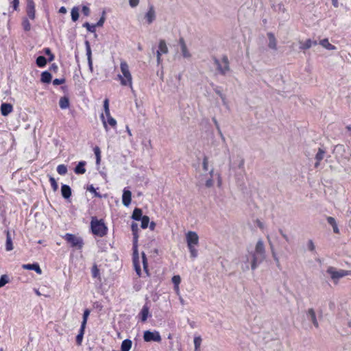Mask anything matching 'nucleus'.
<instances>
[{
  "instance_id": "49530a36",
  "label": "nucleus",
  "mask_w": 351,
  "mask_h": 351,
  "mask_svg": "<svg viewBox=\"0 0 351 351\" xmlns=\"http://www.w3.org/2000/svg\"><path fill=\"white\" fill-rule=\"evenodd\" d=\"M94 152H95V154L96 156V159H97V163H99L100 162V160H101V152H100V149L98 147H96L95 149H94Z\"/></svg>"
},
{
  "instance_id": "f704fd0d",
  "label": "nucleus",
  "mask_w": 351,
  "mask_h": 351,
  "mask_svg": "<svg viewBox=\"0 0 351 351\" xmlns=\"http://www.w3.org/2000/svg\"><path fill=\"white\" fill-rule=\"evenodd\" d=\"M86 327L81 326L79 334L76 337V343L78 346H80L82 344V340H83V336L84 334V330Z\"/></svg>"
},
{
  "instance_id": "1a4fd4ad",
  "label": "nucleus",
  "mask_w": 351,
  "mask_h": 351,
  "mask_svg": "<svg viewBox=\"0 0 351 351\" xmlns=\"http://www.w3.org/2000/svg\"><path fill=\"white\" fill-rule=\"evenodd\" d=\"M63 238L70 243L71 246L77 249H81L83 247L84 243L81 237L75 234L67 233Z\"/></svg>"
},
{
  "instance_id": "c03bdc74",
  "label": "nucleus",
  "mask_w": 351,
  "mask_h": 351,
  "mask_svg": "<svg viewBox=\"0 0 351 351\" xmlns=\"http://www.w3.org/2000/svg\"><path fill=\"white\" fill-rule=\"evenodd\" d=\"M83 26L85 27L88 32L93 33L95 32V28L97 27L96 25H90L88 23H85Z\"/></svg>"
},
{
  "instance_id": "2f4dec72",
  "label": "nucleus",
  "mask_w": 351,
  "mask_h": 351,
  "mask_svg": "<svg viewBox=\"0 0 351 351\" xmlns=\"http://www.w3.org/2000/svg\"><path fill=\"white\" fill-rule=\"evenodd\" d=\"M202 169L204 171V173H206V171H210V168H209V159L208 156H204L202 159Z\"/></svg>"
},
{
  "instance_id": "39448f33",
  "label": "nucleus",
  "mask_w": 351,
  "mask_h": 351,
  "mask_svg": "<svg viewBox=\"0 0 351 351\" xmlns=\"http://www.w3.org/2000/svg\"><path fill=\"white\" fill-rule=\"evenodd\" d=\"M120 69L121 74L118 75V78L120 80L122 86H128L131 88H132V76L130 73L129 66L128 63L122 60L120 63Z\"/></svg>"
},
{
  "instance_id": "8fccbe9b",
  "label": "nucleus",
  "mask_w": 351,
  "mask_h": 351,
  "mask_svg": "<svg viewBox=\"0 0 351 351\" xmlns=\"http://www.w3.org/2000/svg\"><path fill=\"white\" fill-rule=\"evenodd\" d=\"M22 25H23V29L25 31H29L31 28V25L27 19H24L23 21Z\"/></svg>"
},
{
  "instance_id": "a19ab883",
  "label": "nucleus",
  "mask_w": 351,
  "mask_h": 351,
  "mask_svg": "<svg viewBox=\"0 0 351 351\" xmlns=\"http://www.w3.org/2000/svg\"><path fill=\"white\" fill-rule=\"evenodd\" d=\"M57 171L60 175H65L67 172V168L64 165H60L57 167Z\"/></svg>"
},
{
  "instance_id": "f03ea898",
  "label": "nucleus",
  "mask_w": 351,
  "mask_h": 351,
  "mask_svg": "<svg viewBox=\"0 0 351 351\" xmlns=\"http://www.w3.org/2000/svg\"><path fill=\"white\" fill-rule=\"evenodd\" d=\"M217 178V186L221 188L222 186V177L220 173H215V169L211 167L209 172L202 173L199 176V180L204 184L207 189L213 187L215 184L214 177Z\"/></svg>"
},
{
  "instance_id": "e2e57ef3",
  "label": "nucleus",
  "mask_w": 351,
  "mask_h": 351,
  "mask_svg": "<svg viewBox=\"0 0 351 351\" xmlns=\"http://www.w3.org/2000/svg\"><path fill=\"white\" fill-rule=\"evenodd\" d=\"M88 190H89L90 191H91V192L94 193H95V195L96 196H99V195L96 193V191H95V188H94L93 186H90L88 188Z\"/></svg>"
},
{
  "instance_id": "473e14b6",
  "label": "nucleus",
  "mask_w": 351,
  "mask_h": 351,
  "mask_svg": "<svg viewBox=\"0 0 351 351\" xmlns=\"http://www.w3.org/2000/svg\"><path fill=\"white\" fill-rule=\"evenodd\" d=\"M141 321L145 322L149 316V308L147 306H144L141 312Z\"/></svg>"
},
{
  "instance_id": "6ab92c4d",
  "label": "nucleus",
  "mask_w": 351,
  "mask_h": 351,
  "mask_svg": "<svg viewBox=\"0 0 351 351\" xmlns=\"http://www.w3.org/2000/svg\"><path fill=\"white\" fill-rule=\"evenodd\" d=\"M131 197L132 193L128 190H124L123 196H122V202L123 204L125 206H128L131 202Z\"/></svg>"
},
{
  "instance_id": "72a5a7b5",
  "label": "nucleus",
  "mask_w": 351,
  "mask_h": 351,
  "mask_svg": "<svg viewBox=\"0 0 351 351\" xmlns=\"http://www.w3.org/2000/svg\"><path fill=\"white\" fill-rule=\"evenodd\" d=\"M71 15L72 21L74 22L77 21L80 16L79 8L77 7H73L71 9Z\"/></svg>"
},
{
  "instance_id": "9b49d317",
  "label": "nucleus",
  "mask_w": 351,
  "mask_h": 351,
  "mask_svg": "<svg viewBox=\"0 0 351 351\" xmlns=\"http://www.w3.org/2000/svg\"><path fill=\"white\" fill-rule=\"evenodd\" d=\"M101 119L106 131H108V124L112 128H114L117 125V121L111 117L110 112H108V114H105V113L101 114Z\"/></svg>"
},
{
  "instance_id": "680f3d73",
  "label": "nucleus",
  "mask_w": 351,
  "mask_h": 351,
  "mask_svg": "<svg viewBox=\"0 0 351 351\" xmlns=\"http://www.w3.org/2000/svg\"><path fill=\"white\" fill-rule=\"evenodd\" d=\"M280 232L281 235L282 236V237H283V238H284L287 241H289L288 236H287L286 234H285V233L282 232V230H280Z\"/></svg>"
},
{
  "instance_id": "338daca9",
  "label": "nucleus",
  "mask_w": 351,
  "mask_h": 351,
  "mask_svg": "<svg viewBox=\"0 0 351 351\" xmlns=\"http://www.w3.org/2000/svg\"><path fill=\"white\" fill-rule=\"evenodd\" d=\"M126 132H127V133L128 134V135L130 136H132V132H131V130H130V128L128 126H126Z\"/></svg>"
},
{
  "instance_id": "69168bd1",
  "label": "nucleus",
  "mask_w": 351,
  "mask_h": 351,
  "mask_svg": "<svg viewBox=\"0 0 351 351\" xmlns=\"http://www.w3.org/2000/svg\"><path fill=\"white\" fill-rule=\"evenodd\" d=\"M174 290L176 291V293L179 295L180 294V288H179V285H174Z\"/></svg>"
},
{
  "instance_id": "de8ad7c7",
  "label": "nucleus",
  "mask_w": 351,
  "mask_h": 351,
  "mask_svg": "<svg viewBox=\"0 0 351 351\" xmlns=\"http://www.w3.org/2000/svg\"><path fill=\"white\" fill-rule=\"evenodd\" d=\"M49 181H50L51 187L53 188V191H56L58 188V183L56 182L55 178L51 176L49 178Z\"/></svg>"
},
{
  "instance_id": "393cba45",
  "label": "nucleus",
  "mask_w": 351,
  "mask_h": 351,
  "mask_svg": "<svg viewBox=\"0 0 351 351\" xmlns=\"http://www.w3.org/2000/svg\"><path fill=\"white\" fill-rule=\"evenodd\" d=\"M86 165V162L81 161L78 163V165L75 168V173L77 174H83L86 172V169L84 166Z\"/></svg>"
},
{
  "instance_id": "9d476101",
  "label": "nucleus",
  "mask_w": 351,
  "mask_h": 351,
  "mask_svg": "<svg viewBox=\"0 0 351 351\" xmlns=\"http://www.w3.org/2000/svg\"><path fill=\"white\" fill-rule=\"evenodd\" d=\"M143 339L146 342L155 341L160 342L162 339L160 333L158 331L146 330L143 334Z\"/></svg>"
},
{
  "instance_id": "bb28decb",
  "label": "nucleus",
  "mask_w": 351,
  "mask_h": 351,
  "mask_svg": "<svg viewBox=\"0 0 351 351\" xmlns=\"http://www.w3.org/2000/svg\"><path fill=\"white\" fill-rule=\"evenodd\" d=\"M60 108L66 109L69 107V100L66 97H62L59 101Z\"/></svg>"
},
{
  "instance_id": "774afa93",
  "label": "nucleus",
  "mask_w": 351,
  "mask_h": 351,
  "mask_svg": "<svg viewBox=\"0 0 351 351\" xmlns=\"http://www.w3.org/2000/svg\"><path fill=\"white\" fill-rule=\"evenodd\" d=\"M45 52L47 55L51 56L52 53L51 52V50L49 48H46L45 49Z\"/></svg>"
},
{
  "instance_id": "f257e3e1",
  "label": "nucleus",
  "mask_w": 351,
  "mask_h": 351,
  "mask_svg": "<svg viewBox=\"0 0 351 351\" xmlns=\"http://www.w3.org/2000/svg\"><path fill=\"white\" fill-rule=\"evenodd\" d=\"M245 261V265L243 267V270L249 269V264L251 265V269L254 270L263 260L265 258V249L264 243L261 239H259L256 245L254 251L248 252L246 254Z\"/></svg>"
},
{
  "instance_id": "2eb2a0df",
  "label": "nucleus",
  "mask_w": 351,
  "mask_h": 351,
  "mask_svg": "<svg viewBox=\"0 0 351 351\" xmlns=\"http://www.w3.org/2000/svg\"><path fill=\"white\" fill-rule=\"evenodd\" d=\"M306 317L310 319L315 328L319 327V323L317 320L316 314L313 308H308L306 311Z\"/></svg>"
},
{
  "instance_id": "4c0bfd02",
  "label": "nucleus",
  "mask_w": 351,
  "mask_h": 351,
  "mask_svg": "<svg viewBox=\"0 0 351 351\" xmlns=\"http://www.w3.org/2000/svg\"><path fill=\"white\" fill-rule=\"evenodd\" d=\"M47 64V60L44 56H38L36 59V64L39 67H43Z\"/></svg>"
},
{
  "instance_id": "37998d69",
  "label": "nucleus",
  "mask_w": 351,
  "mask_h": 351,
  "mask_svg": "<svg viewBox=\"0 0 351 351\" xmlns=\"http://www.w3.org/2000/svg\"><path fill=\"white\" fill-rule=\"evenodd\" d=\"M202 343V339L199 337H196L194 339L195 351H198Z\"/></svg>"
},
{
  "instance_id": "aec40b11",
  "label": "nucleus",
  "mask_w": 351,
  "mask_h": 351,
  "mask_svg": "<svg viewBox=\"0 0 351 351\" xmlns=\"http://www.w3.org/2000/svg\"><path fill=\"white\" fill-rule=\"evenodd\" d=\"M267 37L269 39L268 47L271 49L276 50L277 42H276V39L274 34H272L271 32L268 33Z\"/></svg>"
},
{
  "instance_id": "0e129e2a",
  "label": "nucleus",
  "mask_w": 351,
  "mask_h": 351,
  "mask_svg": "<svg viewBox=\"0 0 351 351\" xmlns=\"http://www.w3.org/2000/svg\"><path fill=\"white\" fill-rule=\"evenodd\" d=\"M156 227V223L154 221H152L149 224V229L151 230H154Z\"/></svg>"
},
{
  "instance_id": "7ed1b4c3",
  "label": "nucleus",
  "mask_w": 351,
  "mask_h": 351,
  "mask_svg": "<svg viewBox=\"0 0 351 351\" xmlns=\"http://www.w3.org/2000/svg\"><path fill=\"white\" fill-rule=\"evenodd\" d=\"M131 228L134 235V245H133V263L135 271L138 276L141 274V265H140V258L138 252V226L136 223H133L131 226Z\"/></svg>"
},
{
  "instance_id": "5701e85b",
  "label": "nucleus",
  "mask_w": 351,
  "mask_h": 351,
  "mask_svg": "<svg viewBox=\"0 0 351 351\" xmlns=\"http://www.w3.org/2000/svg\"><path fill=\"white\" fill-rule=\"evenodd\" d=\"M61 193L62 197L67 199L71 195V189L69 186L63 184L61 188Z\"/></svg>"
},
{
  "instance_id": "dca6fc26",
  "label": "nucleus",
  "mask_w": 351,
  "mask_h": 351,
  "mask_svg": "<svg viewBox=\"0 0 351 351\" xmlns=\"http://www.w3.org/2000/svg\"><path fill=\"white\" fill-rule=\"evenodd\" d=\"M27 14L31 19H34L35 7L33 0H27Z\"/></svg>"
},
{
  "instance_id": "13d9d810",
  "label": "nucleus",
  "mask_w": 351,
  "mask_h": 351,
  "mask_svg": "<svg viewBox=\"0 0 351 351\" xmlns=\"http://www.w3.org/2000/svg\"><path fill=\"white\" fill-rule=\"evenodd\" d=\"M12 5L14 10H16L19 5V0H13Z\"/></svg>"
},
{
  "instance_id": "864d4df0",
  "label": "nucleus",
  "mask_w": 351,
  "mask_h": 351,
  "mask_svg": "<svg viewBox=\"0 0 351 351\" xmlns=\"http://www.w3.org/2000/svg\"><path fill=\"white\" fill-rule=\"evenodd\" d=\"M307 247H308V249L310 250V251H314L315 250V245L313 242L312 240H309L307 243Z\"/></svg>"
},
{
  "instance_id": "bf43d9fd",
  "label": "nucleus",
  "mask_w": 351,
  "mask_h": 351,
  "mask_svg": "<svg viewBox=\"0 0 351 351\" xmlns=\"http://www.w3.org/2000/svg\"><path fill=\"white\" fill-rule=\"evenodd\" d=\"M272 256L274 257V261L276 262L277 265L278 266L280 265L279 259L277 257L276 253L272 250Z\"/></svg>"
},
{
  "instance_id": "58836bf2",
  "label": "nucleus",
  "mask_w": 351,
  "mask_h": 351,
  "mask_svg": "<svg viewBox=\"0 0 351 351\" xmlns=\"http://www.w3.org/2000/svg\"><path fill=\"white\" fill-rule=\"evenodd\" d=\"M91 271H92V276L93 278L100 279L99 270L97 268L96 265H94L93 266Z\"/></svg>"
},
{
  "instance_id": "09e8293b",
  "label": "nucleus",
  "mask_w": 351,
  "mask_h": 351,
  "mask_svg": "<svg viewBox=\"0 0 351 351\" xmlns=\"http://www.w3.org/2000/svg\"><path fill=\"white\" fill-rule=\"evenodd\" d=\"M104 109L105 114H108V112H110L108 99H106L104 101Z\"/></svg>"
},
{
  "instance_id": "cd10ccee",
  "label": "nucleus",
  "mask_w": 351,
  "mask_h": 351,
  "mask_svg": "<svg viewBox=\"0 0 351 351\" xmlns=\"http://www.w3.org/2000/svg\"><path fill=\"white\" fill-rule=\"evenodd\" d=\"M317 45L316 41H313L311 39L306 40L304 43L300 46V49H307L311 48L313 46H315Z\"/></svg>"
},
{
  "instance_id": "0eeeda50",
  "label": "nucleus",
  "mask_w": 351,
  "mask_h": 351,
  "mask_svg": "<svg viewBox=\"0 0 351 351\" xmlns=\"http://www.w3.org/2000/svg\"><path fill=\"white\" fill-rule=\"evenodd\" d=\"M90 227L94 234L99 237H103L106 234L107 228L103 220H98L96 218H92Z\"/></svg>"
},
{
  "instance_id": "f8f14e48",
  "label": "nucleus",
  "mask_w": 351,
  "mask_h": 351,
  "mask_svg": "<svg viewBox=\"0 0 351 351\" xmlns=\"http://www.w3.org/2000/svg\"><path fill=\"white\" fill-rule=\"evenodd\" d=\"M168 53V47L166 42L164 40H160L158 45V50L157 51V62L158 64L160 63V56L162 54H166Z\"/></svg>"
},
{
  "instance_id": "b1692460",
  "label": "nucleus",
  "mask_w": 351,
  "mask_h": 351,
  "mask_svg": "<svg viewBox=\"0 0 351 351\" xmlns=\"http://www.w3.org/2000/svg\"><path fill=\"white\" fill-rule=\"evenodd\" d=\"M132 342L130 339H125L122 341L121 346V351H130L132 348Z\"/></svg>"
},
{
  "instance_id": "f3484780",
  "label": "nucleus",
  "mask_w": 351,
  "mask_h": 351,
  "mask_svg": "<svg viewBox=\"0 0 351 351\" xmlns=\"http://www.w3.org/2000/svg\"><path fill=\"white\" fill-rule=\"evenodd\" d=\"M85 45H86V56H87L88 66H89L90 71L92 73L93 71V61H92L91 49H90V44H89L88 41H86Z\"/></svg>"
},
{
  "instance_id": "c85d7f7f",
  "label": "nucleus",
  "mask_w": 351,
  "mask_h": 351,
  "mask_svg": "<svg viewBox=\"0 0 351 351\" xmlns=\"http://www.w3.org/2000/svg\"><path fill=\"white\" fill-rule=\"evenodd\" d=\"M51 74L48 71H44L41 74L40 80L43 83H49L51 80Z\"/></svg>"
},
{
  "instance_id": "412c9836",
  "label": "nucleus",
  "mask_w": 351,
  "mask_h": 351,
  "mask_svg": "<svg viewBox=\"0 0 351 351\" xmlns=\"http://www.w3.org/2000/svg\"><path fill=\"white\" fill-rule=\"evenodd\" d=\"M23 268L28 270H34L37 274H40L42 273L41 269L38 264H26L23 265Z\"/></svg>"
},
{
  "instance_id": "7c9ffc66",
  "label": "nucleus",
  "mask_w": 351,
  "mask_h": 351,
  "mask_svg": "<svg viewBox=\"0 0 351 351\" xmlns=\"http://www.w3.org/2000/svg\"><path fill=\"white\" fill-rule=\"evenodd\" d=\"M5 246H6V250L7 251H11V250H13L12 241V238H11V236H10V234L9 231H7Z\"/></svg>"
},
{
  "instance_id": "3c124183",
  "label": "nucleus",
  "mask_w": 351,
  "mask_h": 351,
  "mask_svg": "<svg viewBox=\"0 0 351 351\" xmlns=\"http://www.w3.org/2000/svg\"><path fill=\"white\" fill-rule=\"evenodd\" d=\"M181 282V278L179 275L173 276L172 278V282L174 285H179Z\"/></svg>"
},
{
  "instance_id": "20e7f679",
  "label": "nucleus",
  "mask_w": 351,
  "mask_h": 351,
  "mask_svg": "<svg viewBox=\"0 0 351 351\" xmlns=\"http://www.w3.org/2000/svg\"><path fill=\"white\" fill-rule=\"evenodd\" d=\"M186 241L191 257L196 258L198 252L196 247L199 245V236L194 231H189L186 233Z\"/></svg>"
},
{
  "instance_id": "e433bc0d",
  "label": "nucleus",
  "mask_w": 351,
  "mask_h": 351,
  "mask_svg": "<svg viewBox=\"0 0 351 351\" xmlns=\"http://www.w3.org/2000/svg\"><path fill=\"white\" fill-rule=\"evenodd\" d=\"M141 228L143 229H145L148 227V225L149 223V217L147 215L143 216L141 219Z\"/></svg>"
},
{
  "instance_id": "052dcab7",
  "label": "nucleus",
  "mask_w": 351,
  "mask_h": 351,
  "mask_svg": "<svg viewBox=\"0 0 351 351\" xmlns=\"http://www.w3.org/2000/svg\"><path fill=\"white\" fill-rule=\"evenodd\" d=\"M67 12L66 10V8L64 6L61 7L60 9H59V12L61 13V14H66Z\"/></svg>"
},
{
  "instance_id": "a18cd8bd",
  "label": "nucleus",
  "mask_w": 351,
  "mask_h": 351,
  "mask_svg": "<svg viewBox=\"0 0 351 351\" xmlns=\"http://www.w3.org/2000/svg\"><path fill=\"white\" fill-rule=\"evenodd\" d=\"M8 282V278L6 275H2L0 278V288Z\"/></svg>"
},
{
  "instance_id": "79ce46f5",
  "label": "nucleus",
  "mask_w": 351,
  "mask_h": 351,
  "mask_svg": "<svg viewBox=\"0 0 351 351\" xmlns=\"http://www.w3.org/2000/svg\"><path fill=\"white\" fill-rule=\"evenodd\" d=\"M142 264L143 266L144 271L147 274H148V269H147V261L145 256V254L144 252L142 253Z\"/></svg>"
},
{
  "instance_id": "c756f323",
  "label": "nucleus",
  "mask_w": 351,
  "mask_h": 351,
  "mask_svg": "<svg viewBox=\"0 0 351 351\" xmlns=\"http://www.w3.org/2000/svg\"><path fill=\"white\" fill-rule=\"evenodd\" d=\"M324 154H325V152L323 149L319 148L318 150V152L317 153V154L315 156V159L317 160V162L315 165V167H317L319 166L320 161L324 158Z\"/></svg>"
},
{
  "instance_id": "4468645a",
  "label": "nucleus",
  "mask_w": 351,
  "mask_h": 351,
  "mask_svg": "<svg viewBox=\"0 0 351 351\" xmlns=\"http://www.w3.org/2000/svg\"><path fill=\"white\" fill-rule=\"evenodd\" d=\"M148 24H151L156 19V12L153 5H149V10L145 15Z\"/></svg>"
},
{
  "instance_id": "4d7b16f0",
  "label": "nucleus",
  "mask_w": 351,
  "mask_h": 351,
  "mask_svg": "<svg viewBox=\"0 0 351 351\" xmlns=\"http://www.w3.org/2000/svg\"><path fill=\"white\" fill-rule=\"evenodd\" d=\"M105 21V17L103 16L101 17V19L99 20V21L97 23L96 26L101 27L103 26Z\"/></svg>"
},
{
  "instance_id": "ddd939ff",
  "label": "nucleus",
  "mask_w": 351,
  "mask_h": 351,
  "mask_svg": "<svg viewBox=\"0 0 351 351\" xmlns=\"http://www.w3.org/2000/svg\"><path fill=\"white\" fill-rule=\"evenodd\" d=\"M179 45L180 46V49H181V52H182V55L183 58H187V59L190 58L191 57V54L189 52L183 38H180Z\"/></svg>"
},
{
  "instance_id": "a878e982",
  "label": "nucleus",
  "mask_w": 351,
  "mask_h": 351,
  "mask_svg": "<svg viewBox=\"0 0 351 351\" xmlns=\"http://www.w3.org/2000/svg\"><path fill=\"white\" fill-rule=\"evenodd\" d=\"M326 220H327L328 223L332 226L333 232L337 234L339 233V228L337 226V224L336 223L335 218L332 217H328Z\"/></svg>"
},
{
  "instance_id": "603ef678",
  "label": "nucleus",
  "mask_w": 351,
  "mask_h": 351,
  "mask_svg": "<svg viewBox=\"0 0 351 351\" xmlns=\"http://www.w3.org/2000/svg\"><path fill=\"white\" fill-rule=\"evenodd\" d=\"M65 82V79L64 78H61V79H55L53 81V84L56 86L57 85H60V84H64Z\"/></svg>"
},
{
  "instance_id": "6e6552de",
  "label": "nucleus",
  "mask_w": 351,
  "mask_h": 351,
  "mask_svg": "<svg viewBox=\"0 0 351 351\" xmlns=\"http://www.w3.org/2000/svg\"><path fill=\"white\" fill-rule=\"evenodd\" d=\"M213 60L220 74L224 75L230 71V62L227 56H223L221 60L214 58Z\"/></svg>"
},
{
  "instance_id": "a211bd4d",
  "label": "nucleus",
  "mask_w": 351,
  "mask_h": 351,
  "mask_svg": "<svg viewBox=\"0 0 351 351\" xmlns=\"http://www.w3.org/2000/svg\"><path fill=\"white\" fill-rule=\"evenodd\" d=\"M1 113L3 116H8L13 110V106L10 104L3 103L1 106Z\"/></svg>"
},
{
  "instance_id": "423d86ee",
  "label": "nucleus",
  "mask_w": 351,
  "mask_h": 351,
  "mask_svg": "<svg viewBox=\"0 0 351 351\" xmlns=\"http://www.w3.org/2000/svg\"><path fill=\"white\" fill-rule=\"evenodd\" d=\"M326 273L330 275L331 280L335 285H337L340 278L351 275V271L339 269L333 267H328Z\"/></svg>"
},
{
  "instance_id": "4be33fe9",
  "label": "nucleus",
  "mask_w": 351,
  "mask_h": 351,
  "mask_svg": "<svg viewBox=\"0 0 351 351\" xmlns=\"http://www.w3.org/2000/svg\"><path fill=\"white\" fill-rule=\"evenodd\" d=\"M319 45L327 50H335L336 47L330 44L328 38H324L319 41Z\"/></svg>"
},
{
  "instance_id": "ea45409f",
  "label": "nucleus",
  "mask_w": 351,
  "mask_h": 351,
  "mask_svg": "<svg viewBox=\"0 0 351 351\" xmlns=\"http://www.w3.org/2000/svg\"><path fill=\"white\" fill-rule=\"evenodd\" d=\"M89 315H90V311L88 309H86L84 311L83 320H82L81 326L86 327L87 319H88Z\"/></svg>"
},
{
  "instance_id": "5fc2aeb1",
  "label": "nucleus",
  "mask_w": 351,
  "mask_h": 351,
  "mask_svg": "<svg viewBox=\"0 0 351 351\" xmlns=\"http://www.w3.org/2000/svg\"><path fill=\"white\" fill-rule=\"evenodd\" d=\"M140 0H129V4L132 8L136 7L139 3Z\"/></svg>"
},
{
  "instance_id": "6e6d98bb",
  "label": "nucleus",
  "mask_w": 351,
  "mask_h": 351,
  "mask_svg": "<svg viewBox=\"0 0 351 351\" xmlns=\"http://www.w3.org/2000/svg\"><path fill=\"white\" fill-rule=\"evenodd\" d=\"M82 12L85 16H88L90 14V9L86 5L82 6Z\"/></svg>"
},
{
  "instance_id": "c9c22d12",
  "label": "nucleus",
  "mask_w": 351,
  "mask_h": 351,
  "mask_svg": "<svg viewBox=\"0 0 351 351\" xmlns=\"http://www.w3.org/2000/svg\"><path fill=\"white\" fill-rule=\"evenodd\" d=\"M132 219H135V220H141V219L142 218V210L140 208H135L133 211V213H132Z\"/></svg>"
}]
</instances>
